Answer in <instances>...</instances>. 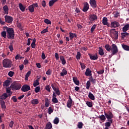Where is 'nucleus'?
Instances as JSON below:
<instances>
[{
    "instance_id": "1",
    "label": "nucleus",
    "mask_w": 129,
    "mask_h": 129,
    "mask_svg": "<svg viewBox=\"0 0 129 129\" xmlns=\"http://www.w3.org/2000/svg\"><path fill=\"white\" fill-rule=\"evenodd\" d=\"M7 38L9 40H14L15 39V30L12 28H7Z\"/></svg>"
},
{
    "instance_id": "2",
    "label": "nucleus",
    "mask_w": 129,
    "mask_h": 129,
    "mask_svg": "<svg viewBox=\"0 0 129 129\" xmlns=\"http://www.w3.org/2000/svg\"><path fill=\"white\" fill-rule=\"evenodd\" d=\"M13 62L9 58H5L3 60V65L4 68H11Z\"/></svg>"
},
{
    "instance_id": "3",
    "label": "nucleus",
    "mask_w": 129,
    "mask_h": 129,
    "mask_svg": "<svg viewBox=\"0 0 129 129\" xmlns=\"http://www.w3.org/2000/svg\"><path fill=\"white\" fill-rule=\"evenodd\" d=\"M11 87L12 90L16 91L17 90H20L21 87H22V85H21V84L14 82L11 84Z\"/></svg>"
},
{
    "instance_id": "4",
    "label": "nucleus",
    "mask_w": 129,
    "mask_h": 129,
    "mask_svg": "<svg viewBox=\"0 0 129 129\" xmlns=\"http://www.w3.org/2000/svg\"><path fill=\"white\" fill-rule=\"evenodd\" d=\"M104 115L108 119V121L112 123V118H113V114H112V112H111L110 111H109L108 112H104Z\"/></svg>"
},
{
    "instance_id": "5",
    "label": "nucleus",
    "mask_w": 129,
    "mask_h": 129,
    "mask_svg": "<svg viewBox=\"0 0 129 129\" xmlns=\"http://www.w3.org/2000/svg\"><path fill=\"white\" fill-rule=\"evenodd\" d=\"M111 55L112 56H113V55H116L117 53H118V48H117V46H116L115 44H113L111 45Z\"/></svg>"
},
{
    "instance_id": "6",
    "label": "nucleus",
    "mask_w": 129,
    "mask_h": 129,
    "mask_svg": "<svg viewBox=\"0 0 129 129\" xmlns=\"http://www.w3.org/2000/svg\"><path fill=\"white\" fill-rule=\"evenodd\" d=\"M111 34H113L112 38L114 40H117L118 39V32L115 31V29H112L110 30Z\"/></svg>"
},
{
    "instance_id": "7",
    "label": "nucleus",
    "mask_w": 129,
    "mask_h": 129,
    "mask_svg": "<svg viewBox=\"0 0 129 129\" xmlns=\"http://www.w3.org/2000/svg\"><path fill=\"white\" fill-rule=\"evenodd\" d=\"M5 19L6 23H8V24H13V21H14L13 17L9 15H6L5 16Z\"/></svg>"
},
{
    "instance_id": "8",
    "label": "nucleus",
    "mask_w": 129,
    "mask_h": 129,
    "mask_svg": "<svg viewBox=\"0 0 129 129\" xmlns=\"http://www.w3.org/2000/svg\"><path fill=\"white\" fill-rule=\"evenodd\" d=\"M29 90H31V87L27 84L23 85L21 89V91H23V92H27Z\"/></svg>"
},
{
    "instance_id": "9",
    "label": "nucleus",
    "mask_w": 129,
    "mask_h": 129,
    "mask_svg": "<svg viewBox=\"0 0 129 129\" xmlns=\"http://www.w3.org/2000/svg\"><path fill=\"white\" fill-rule=\"evenodd\" d=\"M111 28H118V27H120V24L117 21H112L111 22Z\"/></svg>"
},
{
    "instance_id": "10",
    "label": "nucleus",
    "mask_w": 129,
    "mask_h": 129,
    "mask_svg": "<svg viewBox=\"0 0 129 129\" xmlns=\"http://www.w3.org/2000/svg\"><path fill=\"white\" fill-rule=\"evenodd\" d=\"M97 16L95 14H90L89 16V20H90V22H94L97 20Z\"/></svg>"
},
{
    "instance_id": "11",
    "label": "nucleus",
    "mask_w": 129,
    "mask_h": 129,
    "mask_svg": "<svg viewBox=\"0 0 129 129\" xmlns=\"http://www.w3.org/2000/svg\"><path fill=\"white\" fill-rule=\"evenodd\" d=\"M102 24L104 26H107V27H110V24L108 23V20L106 17H103L102 20Z\"/></svg>"
},
{
    "instance_id": "12",
    "label": "nucleus",
    "mask_w": 129,
    "mask_h": 129,
    "mask_svg": "<svg viewBox=\"0 0 129 129\" xmlns=\"http://www.w3.org/2000/svg\"><path fill=\"white\" fill-rule=\"evenodd\" d=\"M56 96H57L56 95V94H55V92H53L52 99V102H53V103H58V102H59V101L58 100L57 98H56Z\"/></svg>"
},
{
    "instance_id": "13",
    "label": "nucleus",
    "mask_w": 129,
    "mask_h": 129,
    "mask_svg": "<svg viewBox=\"0 0 129 129\" xmlns=\"http://www.w3.org/2000/svg\"><path fill=\"white\" fill-rule=\"evenodd\" d=\"M69 100L67 102V106L69 108H71V107L72 106V102L73 101H72L71 96H69Z\"/></svg>"
},
{
    "instance_id": "14",
    "label": "nucleus",
    "mask_w": 129,
    "mask_h": 129,
    "mask_svg": "<svg viewBox=\"0 0 129 129\" xmlns=\"http://www.w3.org/2000/svg\"><path fill=\"white\" fill-rule=\"evenodd\" d=\"M88 10H89V4H88L87 2H86L84 3L83 12H84V13H86V12H87Z\"/></svg>"
},
{
    "instance_id": "15",
    "label": "nucleus",
    "mask_w": 129,
    "mask_h": 129,
    "mask_svg": "<svg viewBox=\"0 0 129 129\" xmlns=\"http://www.w3.org/2000/svg\"><path fill=\"white\" fill-rule=\"evenodd\" d=\"M90 4L91 7L95 9L97 7V5H96V1L95 0H90Z\"/></svg>"
},
{
    "instance_id": "16",
    "label": "nucleus",
    "mask_w": 129,
    "mask_h": 129,
    "mask_svg": "<svg viewBox=\"0 0 129 129\" xmlns=\"http://www.w3.org/2000/svg\"><path fill=\"white\" fill-rule=\"evenodd\" d=\"M92 71L90 70V69L87 68L85 73V75H86V76H92Z\"/></svg>"
},
{
    "instance_id": "17",
    "label": "nucleus",
    "mask_w": 129,
    "mask_h": 129,
    "mask_svg": "<svg viewBox=\"0 0 129 129\" xmlns=\"http://www.w3.org/2000/svg\"><path fill=\"white\" fill-rule=\"evenodd\" d=\"M88 55L89 56L91 60H97V59H98V56L96 53L94 55H92L90 53H88Z\"/></svg>"
},
{
    "instance_id": "18",
    "label": "nucleus",
    "mask_w": 129,
    "mask_h": 129,
    "mask_svg": "<svg viewBox=\"0 0 129 129\" xmlns=\"http://www.w3.org/2000/svg\"><path fill=\"white\" fill-rule=\"evenodd\" d=\"M73 80L76 85L79 86L80 82H79V80H78V79L77 77H73Z\"/></svg>"
},
{
    "instance_id": "19",
    "label": "nucleus",
    "mask_w": 129,
    "mask_h": 129,
    "mask_svg": "<svg viewBox=\"0 0 129 129\" xmlns=\"http://www.w3.org/2000/svg\"><path fill=\"white\" fill-rule=\"evenodd\" d=\"M0 104L3 109H6L7 108V106H6V102H5V101L1 100Z\"/></svg>"
},
{
    "instance_id": "20",
    "label": "nucleus",
    "mask_w": 129,
    "mask_h": 129,
    "mask_svg": "<svg viewBox=\"0 0 129 129\" xmlns=\"http://www.w3.org/2000/svg\"><path fill=\"white\" fill-rule=\"evenodd\" d=\"M1 99H2V100H4L5 99H7L8 97H9V95H8V94L7 93H4L3 94H2L1 96Z\"/></svg>"
},
{
    "instance_id": "21",
    "label": "nucleus",
    "mask_w": 129,
    "mask_h": 129,
    "mask_svg": "<svg viewBox=\"0 0 129 129\" xmlns=\"http://www.w3.org/2000/svg\"><path fill=\"white\" fill-rule=\"evenodd\" d=\"M60 58V60L61 61V64H62V65H65V64H66V60L65 59V58L63 56L60 55L59 56Z\"/></svg>"
},
{
    "instance_id": "22",
    "label": "nucleus",
    "mask_w": 129,
    "mask_h": 129,
    "mask_svg": "<svg viewBox=\"0 0 129 129\" xmlns=\"http://www.w3.org/2000/svg\"><path fill=\"white\" fill-rule=\"evenodd\" d=\"M5 14L6 15H9V7L8 6L5 5L4 7L3 8Z\"/></svg>"
},
{
    "instance_id": "23",
    "label": "nucleus",
    "mask_w": 129,
    "mask_h": 129,
    "mask_svg": "<svg viewBox=\"0 0 129 129\" xmlns=\"http://www.w3.org/2000/svg\"><path fill=\"white\" fill-rule=\"evenodd\" d=\"M88 97L91 100H95V97L93 95L92 93L89 92L88 95Z\"/></svg>"
},
{
    "instance_id": "24",
    "label": "nucleus",
    "mask_w": 129,
    "mask_h": 129,
    "mask_svg": "<svg viewBox=\"0 0 129 129\" xmlns=\"http://www.w3.org/2000/svg\"><path fill=\"white\" fill-rule=\"evenodd\" d=\"M129 29V24H126L122 28V32H126L128 31Z\"/></svg>"
},
{
    "instance_id": "25",
    "label": "nucleus",
    "mask_w": 129,
    "mask_h": 129,
    "mask_svg": "<svg viewBox=\"0 0 129 129\" xmlns=\"http://www.w3.org/2000/svg\"><path fill=\"white\" fill-rule=\"evenodd\" d=\"M98 53L100 56H103L104 55V51H103L102 48L100 47H99Z\"/></svg>"
},
{
    "instance_id": "26",
    "label": "nucleus",
    "mask_w": 129,
    "mask_h": 129,
    "mask_svg": "<svg viewBox=\"0 0 129 129\" xmlns=\"http://www.w3.org/2000/svg\"><path fill=\"white\" fill-rule=\"evenodd\" d=\"M69 34H70V40H72V39H73V38H74V37H75V38H77V35H76V34H75V33H73L70 32Z\"/></svg>"
},
{
    "instance_id": "27",
    "label": "nucleus",
    "mask_w": 129,
    "mask_h": 129,
    "mask_svg": "<svg viewBox=\"0 0 129 129\" xmlns=\"http://www.w3.org/2000/svg\"><path fill=\"white\" fill-rule=\"evenodd\" d=\"M19 7L20 10H21L22 12H25V10H26V7L23 6L22 3L19 4Z\"/></svg>"
},
{
    "instance_id": "28",
    "label": "nucleus",
    "mask_w": 129,
    "mask_h": 129,
    "mask_svg": "<svg viewBox=\"0 0 129 129\" xmlns=\"http://www.w3.org/2000/svg\"><path fill=\"white\" fill-rule=\"evenodd\" d=\"M32 48L35 49L36 48V38H34L33 41L31 44Z\"/></svg>"
},
{
    "instance_id": "29",
    "label": "nucleus",
    "mask_w": 129,
    "mask_h": 129,
    "mask_svg": "<svg viewBox=\"0 0 129 129\" xmlns=\"http://www.w3.org/2000/svg\"><path fill=\"white\" fill-rule=\"evenodd\" d=\"M58 0H51L49 2V7H53L54 4L56 3Z\"/></svg>"
},
{
    "instance_id": "30",
    "label": "nucleus",
    "mask_w": 129,
    "mask_h": 129,
    "mask_svg": "<svg viewBox=\"0 0 129 129\" xmlns=\"http://www.w3.org/2000/svg\"><path fill=\"white\" fill-rule=\"evenodd\" d=\"M28 10L29 11V12H30V13H34L35 11V8L32 5H31L29 6Z\"/></svg>"
},
{
    "instance_id": "31",
    "label": "nucleus",
    "mask_w": 129,
    "mask_h": 129,
    "mask_svg": "<svg viewBox=\"0 0 129 129\" xmlns=\"http://www.w3.org/2000/svg\"><path fill=\"white\" fill-rule=\"evenodd\" d=\"M90 82L93 83V84H95L96 83V80L95 79L93 78V77L92 76H91L89 79Z\"/></svg>"
},
{
    "instance_id": "32",
    "label": "nucleus",
    "mask_w": 129,
    "mask_h": 129,
    "mask_svg": "<svg viewBox=\"0 0 129 129\" xmlns=\"http://www.w3.org/2000/svg\"><path fill=\"white\" fill-rule=\"evenodd\" d=\"M52 123L50 122H48L45 126V129H51L52 128Z\"/></svg>"
},
{
    "instance_id": "33",
    "label": "nucleus",
    "mask_w": 129,
    "mask_h": 129,
    "mask_svg": "<svg viewBox=\"0 0 129 129\" xmlns=\"http://www.w3.org/2000/svg\"><path fill=\"white\" fill-rule=\"evenodd\" d=\"M65 75H67V71L63 69L62 70V72L60 73V76H65Z\"/></svg>"
},
{
    "instance_id": "34",
    "label": "nucleus",
    "mask_w": 129,
    "mask_h": 129,
    "mask_svg": "<svg viewBox=\"0 0 129 129\" xmlns=\"http://www.w3.org/2000/svg\"><path fill=\"white\" fill-rule=\"evenodd\" d=\"M105 48L107 51H108L109 52H110L111 51V48L112 47L110 46L109 44H106L105 45Z\"/></svg>"
},
{
    "instance_id": "35",
    "label": "nucleus",
    "mask_w": 129,
    "mask_h": 129,
    "mask_svg": "<svg viewBox=\"0 0 129 129\" xmlns=\"http://www.w3.org/2000/svg\"><path fill=\"white\" fill-rule=\"evenodd\" d=\"M122 48L125 51H129V46L125 44H122Z\"/></svg>"
},
{
    "instance_id": "36",
    "label": "nucleus",
    "mask_w": 129,
    "mask_h": 129,
    "mask_svg": "<svg viewBox=\"0 0 129 129\" xmlns=\"http://www.w3.org/2000/svg\"><path fill=\"white\" fill-rule=\"evenodd\" d=\"M32 104H38L39 103V100H38V99H34L32 100L31 101Z\"/></svg>"
},
{
    "instance_id": "37",
    "label": "nucleus",
    "mask_w": 129,
    "mask_h": 129,
    "mask_svg": "<svg viewBox=\"0 0 129 129\" xmlns=\"http://www.w3.org/2000/svg\"><path fill=\"white\" fill-rule=\"evenodd\" d=\"M128 35H129V33L127 32L122 33H121L122 39H124V38H125V37H127Z\"/></svg>"
},
{
    "instance_id": "38",
    "label": "nucleus",
    "mask_w": 129,
    "mask_h": 129,
    "mask_svg": "<svg viewBox=\"0 0 129 129\" xmlns=\"http://www.w3.org/2000/svg\"><path fill=\"white\" fill-rule=\"evenodd\" d=\"M99 118L102 121H105V120L106 119V118L104 115H101L99 116Z\"/></svg>"
},
{
    "instance_id": "39",
    "label": "nucleus",
    "mask_w": 129,
    "mask_h": 129,
    "mask_svg": "<svg viewBox=\"0 0 129 129\" xmlns=\"http://www.w3.org/2000/svg\"><path fill=\"white\" fill-rule=\"evenodd\" d=\"M11 81L9 80H6L4 83V86H9V84H10Z\"/></svg>"
},
{
    "instance_id": "40",
    "label": "nucleus",
    "mask_w": 129,
    "mask_h": 129,
    "mask_svg": "<svg viewBox=\"0 0 129 129\" xmlns=\"http://www.w3.org/2000/svg\"><path fill=\"white\" fill-rule=\"evenodd\" d=\"M44 22L45 24H47V25H51V24H52V22L48 19H44Z\"/></svg>"
},
{
    "instance_id": "41",
    "label": "nucleus",
    "mask_w": 129,
    "mask_h": 129,
    "mask_svg": "<svg viewBox=\"0 0 129 129\" xmlns=\"http://www.w3.org/2000/svg\"><path fill=\"white\" fill-rule=\"evenodd\" d=\"M40 84V83H39V80L37 79L33 83V86L34 87H36Z\"/></svg>"
},
{
    "instance_id": "42",
    "label": "nucleus",
    "mask_w": 129,
    "mask_h": 129,
    "mask_svg": "<svg viewBox=\"0 0 129 129\" xmlns=\"http://www.w3.org/2000/svg\"><path fill=\"white\" fill-rule=\"evenodd\" d=\"M86 104L88 106V107H92L93 106V104H92V102L87 101Z\"/></svg>"
},
{
    "instance_id": "43",
    "label": "nucleus",
    "mask_w": 129,
    "mask_h": 129,
    "mask_svg": "<svg viewBox=\"0 0 129 129\" xmlns=\"http://www.w3.org/2000/svg\"><path fill=\"white\" fill-rule=\"evenodd\" d=\"M32 72L31 71H28L27 74L25 75V80H27L29 77H30V75H31V74Z\"/></svg>"
},
{
    "instance_id": "44",
    "label": "nucleus",
    "mask_w": 129,
    "mask_h": 129,
    "mask_svg": "<svg viewBox=\"0 0 129 129\" xmlns=\"http://www.w3.org/2000/svg\"><path fill=\"white\" fill-rule=\"evenodd\" d=\"M77 126L78 128H82V127H83V123H82V122H79Z\"/></svg>"
},
{
    "instance_id": "45",
    "label": "nucleus",
    "mask_w": 129,
    "mask_h": 129,
    "mask_svg": "<svg viewBox=\"0 0 129 129\" xmlns=\"http://www.w3.org/2000/svg\"><path fill=\"white\" fill-rule=\"evenodd\" d=\"M53 123L54 124H58V123H59V118H58L57 117H55L53 120Z\"/></svg>"
},
{
    "instance_id": "46",
    "label": "nucleus",
    "mask_w": 129,
    "mask_h": 129,
    "mask_svg": "<svg viewBox=\"0 0 129 129\" xmlns=\"http://www.w3.org/2000/svg\"><path fill=\"white\" fill-rule=\"evenodd\" d=\"M54 90V91H55V93H56V94L57 95H60V90H59V88H55V89L54 90Z\"/></svg>"
},
{
    "instance_id": "47",
    "label": "nucleus",
    "mask_w": 129,
    "mask_h": 129,
    "mask_svg": "<svg viewBox=\"0 0 129 129\" xmlns=\"http://www.w3.org/2000/svg\"><path fill=\"white\" fill-rule=\"evenodd\" d=\"M45 89L47 90V91H48V92H51V86H50L49 85H47L46 86H45Z\"/></svg>"
},
{
    "instance_id": "48",
    "label": "nucleus",
    "mask_w": 129,
    "mask_h": 129,
    "mask_svg": "<svg viewBox=\"0 0 129 129\" xmlns=\"http://www.w3.org/2000/svg\"><path fill=\"white\" fill-rule=\"evenodd\" d=\"M91 85V84L90 83V81H88L86 83V89H89Z\"/></svg>"
},
{
    "instance_id": "49",
    "label": "nucleus",
    "mask_w": 129,
    "mask_h": 129,
    "mask_svg": "<svg viewBox=\"0 0 129 129\" xmlns=\"http://www.w3.org/2000/svg\"><path fill=\"white\" fill-rule=\"evenodd\" d=\"M1 36L2 37H4L5 38V39H6V38H7V32L6 31H3L1 33Z\"/></svg>"
},
{
    "instance_id": "50",
    "label": "nucleus",
    "mask_w": 129,
    "mask_h": 129,
    "mask_svg": "<svg viewBox=\"0 0 129 129\" xmlns=\"http://www.w3.org/2000/svg\"><path fill=\"white\" fill-rule=\"evenodd\" d=\"M14 74H15V72H13V71H10L8 74V75L10 77H13L14 76Z\"/></svg>"
},
{
    "instance_id": "51",
    "label": "nucleus",
    "mask_w": 129,
    "mask_h": 129,
    "mask_svg": "<svg viewBox=\"0 0 129 129\" xmlns=\"http://www.w3.org/2000/svg\"><path fill=\"white\" fill-rule=\"evenodd\" d=\"M40 90H41V87L40 86L36 87L35 89V92H36V93H38V92H39Z\"/></svg>"
},
{
    "instance_id": "52",
    "label": "nucleus",
    "mask_w": 129,
    "mask_h": 129,
    "mask_svg": "<svg viewBox=\"0 0 129 129\" xmlns=\"http://www.w3.org/2000/svg\"><path fill=\"white\" fill-rule=\"evenodd\" d=\"M81 57V53H80V52L78 51L76 55V59H77L78 60H79V59H80Z\"/></svg>"
},
{
    "instance_id": "53",
    "label": "nucleus",
    "mask_w": 129,
    "mask_h": 129,
    "mask_svg": "<svg viewBox=\"0 0 129 129\" xmlns=\"http://www.w3.org/2000/svg\"><path fill=\"white\" fill-rule=\"evenodd\" d=\"M9 49H10L11 52L14 51V47H13V43H10V45L9 46Z\"/></svg>"
},
{
    "instance_id": "54",
    "label": "nucleus",
    "mask_w": 129,
    "mask_h": 129,
    "mask_svg": "<svg viewBox=\"0 0 129 129\" xmlns=\"http://www.w3.org/2000/svg\"><path fill=\"white\" fill-rule=\"evenodd\" d=\"M80 65L81 67L82 70H84V69L86 67V66H85V64H84V63H82L81 62H80Z\"/></svg>"
},
{
    "instance_id": "55",
    "label": "nucleus",
    "mask_w": 129,
    "mask_h": 129,
    "mask_svg": "<svg viewBox=\"0 0 129 129\" xmlns=\"http://www.w3.org/2000/svg\"><path fill=\"white\" fill-rule=\"evenodd\" d=\"M95 28H96V25L94 24L91 28V33H93V32H94Z\"/></svg>"
},
{
    "instance_id": "56",
    "label": "nucleus",
    "mask_w": 129,
    "mask_h": 129,
    "mask_svg": "<svg viewBox=\"0 0 129 129\" xmlns=\"http://www.w3.org/2000/svg\"><path fill=\"white\" fill-rule=\"evenodd\" d=\"M47 32H48V27H46V28L44 29L41 32V34H46Z\"/></svg>"
},
{
    "instance_id": "57",
    "label": "nucleus",
    "mask_w": 129,
    "mask_h": 129,
    "mask_svg": "<svg viewBox=\"0 0 129 129\" xmlns=\"http://www.w3.org/2000/svg\"><path fill=\"white\" fill-rule=\"evenodd\" d=\"M12 100L14 102H17V101H18V99H17V97H16V96H13L12 97Z\"/></svg>"
},
{
    "instance_id": "58",
    "label": "nucleus",
    "mask_w": 129,
    "mask_h": 129,
    "mask_svg": "<svg viewBox=\"0 0 129 129\" xmlns=\"http://www.w3.org/2000/svg\"><path fill=\"white\" fill-rule=\"evenodd\" d=\"M111 122H106L105 123V126H107L108 127H109V126H110V125H111Z\"/></svg>"
},
{
    "instance_id": "59",
    "label": "nucleus",
    "mask_w": 129,
    "mask_h": 129,
    "mask_svg": "<svg viewBox=\"0 0 129 129\" xmlns=\"http://www.w3.org/2000/svg\"><path fill=\"white\" fill-rule=\"evenodd\" d=\"M49 104H50V103H49V100H46L45 103V105L46 107H49Z\"/></svg>"
},
{
    "instance_id": "60",
    "label": "nucleus",
    "mask_w": 129,
    "mask_h": 129,
    "mask_svg": "<svg viewBox=\"0 0 129 129\" xmlns=\"http://www.w3.org/2000/svg\"><path fill=\"white\" fill-rule=\"evenodd\" d=\"M53 112V110L52 109V107H49L48 108V114H51Z\"/></svg>"
},
{
    "instance_id": "61",
    "label": "nucleus",
    "mask_w": 129,
    "mask_h": 129,
    "mask_svg": "<svg viewBox=\"0 0 129 129\" xmlns=\"http://www.w3.org/2000/svg\"><path fill=\"white\" fill-rule=\"evenodd\" d=\"M104 73V70H101L100 71L97 72V73L98 74H100V75L103 74Z\"/></svg>"
},
{
    "instance_id": "62",
    "label": "nucleus",
    "mask_w": 129,
    "mask_h": 129,
    "mask_svg": "<svg viewBox=\"0 0 129 129\" xmlns=\"http://www.w3.org/2000/svg\"><path fill=\"white\" fill-rule=\"evenodd\" d=\"M12 90H11V88H6V92L7 93H11V92H12Z\"/></svg>"
},
{
    "instance_id": "63",
    "label": "nucleus",
    "mask_w": 129,
    "mask_h": 129,
    "mask_svg": "<svg viewBox=\"0 0 129 129\" xmlns=\"http://www.w3.org/2000/svg\"><path fill=\"white\" fill-rule=\"evenodd\" d=\"M41 5L43 8H45L46 7V2L45 1H42Z\"/></svg>"
},
{
    "instance_id": "64",
    "label": "nucleus",
    "mask_w": 129,
    "mask_h": 129,
    "mask_svg": "<svg viewBox=\"0 0 129 129\" xmlns=\"http://www.w3.org/2000/svg\"><path fill=\"white\" fill-rule=\"evenodd\" d=\"M14 125V122L13 121H11L9 124L10 127H13Z\"/></svg>"
}]
</instances>
